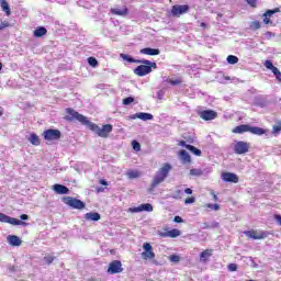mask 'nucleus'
Here are the masks:
<instances>
[{
  "label": "nucleus",
  "instance_id": "obj_37",
  "mask_svg": "<svg viewBox=\"0 0 281 281\" xmlns=\"http://www.w3.org/2000/svg\"><path fill=\"white\" fill-rule=\"evenodd\" d=\"M132 148H133L134 150H136V153H139V150H142V145L139 144V142L133 140V142H132Z\"/></svg>",
  "mask_w": 281,
  "mask_h": 281
},
{
  "label": "nucleus",
  "instance_id": "obj_63",
  "mask_svg": "<svg viewBox=\"0 0 281 281\" xmlns=\"http://www.w3.org/2000/svg\"><path fill=\"white\" fill-rule=\"evenodd\" d=\"M267 36H271V32H267Z\"/></svg>",
  "mask_w": 281,
  "mask_h": 281
},
{
  "label": "nucleus",
  "instance_id": "obj_64",
  "mask_svg": "<svg viewBox=\"0 0 281 281\" xmlns=\"http://www.w3.org/2000/svg\"><path fill=\"white\" fill-rule=\"evenodd\" d=\"M103 191V189H98V192H102Z\"/></svg>",
  "mask_w": 281,
  "mask_h": 281
},
{
  "label": "nucleus",
  "instance_id": "obj_23",
  "mask_svg": "<svg viewBox=\"0 0 281 281\" xmlns=\"http://www.w3.org/2000/svg\"><path fill=\"white\" fill-rule=\"evenodd\" d=\"M180 159L182 164H190V161H192L190 154H188L186 149L180 150Z\"/></svg>",
  "mask_w": 281,
  "mask_h": 281
},
{
  "label": "nucleus",
  "instance_id": "obj_38",
  "mask_svg": "<svg viewBox=\"0 0 281 281\" xmlns=\"http://www.w3.org/2000/svg\"><path fill=\"white\" fill-rule=\"evenodd\" d=\"M88 64L90 65V67H98V59H95V57H89Z\"/></svg>",
  "mask_w": 281,
  "mask_h": 281
},
{
  "label": "nucleus",
  "instance_id": "obj_58",
  "mask_svg": "<svg viewBox=\"0 0 281 281\" xmlns=\"http://www.w3.org/2000/svg\"><path fill=\"white\" fill-rule=\"evenodd\" d=\"M192 189H190V188H187V189H184V194H192Z\"/></svg>",
  "mask_w": 281,
  "mask_h": 281
},
{
  "label": "nucleus",
  "instance_id": "obj_11",
  "mask_svg": "<svg viewBox=\"0 0 281 281\" xmlns=\"http://www.w3.org/2000/svg\"><path fill=\"white\" fill-rule=\"evenodd\" d=\"M190 10V7L188 4L183 5H173L171 9L172 16H181V14H186Z\"/></svg>",
  "mask_w": 281,
  "mask_h": 281
},
{
  "label": "nucleus",
  "instance_id": "obj_2",
  "mask_svg": "<svg viewBox=\"0 0 281 281\" xmlns=\"http://www.w3.org/2000/svg\"><path fill=\"white\" fill-rule=\"evenodd\" d=\"M171 170H172V165L168 162L164 164L154 176V179L151 181V188H157V186H160V183H164V181L168 179V175H170Z\"/></svg>",
  "mask_w": 281,
  "mask_h": 281
},
{
  "label": "nucleus",
  "instance_id": "obj_13",
  "mask_svg": "<svg viewBox=\"0 0 281 281\" xmlns=\"http://www.w3.org/2000/svg\"><path fill=\"white\" fill-rule=\"evenodd\" d=\"M265 68L270 69V71H272V74H274L277 80H279V82H281L280 69H278V67L273 66V63H271V60H266L265 61Z\"/></svg>",
  "mask_w": 281,
  "mask_h": 281
},
{
  "label": "nucleus",
  "instance_id": "obj_29",
  "mask_svg": "<svg viewBox=\"0 0 281 281\" xmlns=\"http://www.w3.org/2000/svg\"><path fill=\"white\" fill-rule=\"evenodd\" d=\"M128 10L126 8L124 9H112V14H116L117 16H124L126 15Z\"/></svg>",
  "mask_w": 281,
  "mask_h": 281
},
{
  "label": "nucleus",
  "instance_id": "obj_40",
  "mask_svg": "<svg viewBox=\"0 0 281 281\" xmlns=\"http://www.w3.org/2000/svg\"><path fill=\"white\" fill-rule=\"evenodd\" d=\"M167 82H169V85H172V87H177L178 85H181L180 79H167Z\"/></svg>",
  "mask_w": 281,
  "mask_h": 281
},
{
  "label": "nucleus",
  "instance_id": "obj_53",
  "mask_svg": "<svg viewBox=\"0 0 281 281\" xmlns=\"http://www.w3.org/2000/svg\"><path fill=\"white\" fill-rule=\"evenodd\" d=\"M263 23H265L266 25H270L272 22H271V19H269V16H265V18H263Z\"/></svg>",
  "mask_w": 281,
  "mask_h": 281
},
{
  "label": "nucleus",
  "instance_id": "obj_8",
  "mask_svg": "<svg viewBox=\"0 0 281 281\" xmlns=\"http://www.w3.org/2000/svg\"><path fill=\"white\" fill-rule=\"evenodd\" d=\"M245 236L252 238V240H262L267 238L266 232H256V231H246L244 232Z\"/></svg>",
  "mask_w": 281,
  "mask_h": 281
},
{
  "label": "nucleus",
  "instance_id": "obj_46",
  "mask_svg": "<svg viewBox=\"0 0 281 281\" xmlns=\"http://www.w3.org/2000/svg\"><path fill=\"white\" fill-rule=\"evenodd\" d=\"M237 270H238V266L236 263L228 265V271H237Z\"/></svg>",
  "mask_w": 281,
  "mask_h": 281
},
{
  "label": "nucleus",
  "instance_id": "obj_61",
  "mask_svg": "<svg viewBox=\"0 0 281 281\" xmlns=\"http://www.w3.org/2000/svg\"><path fill=\"white\" fill-rule=\"evenodd\" d=\"M1 69H3V64L0 63V71H1Z\"/></svg>",
  "mask_w": 281,
  "mask_h": 281
},
{
  "label": "nucleus",
  "instance_id": "obj_22",
  "mask_svg": "<svg viewBox=\"0 0 281 281\" xmlns=\"http://www.w3.org/2000/svg\"><path fill=\"white\" fill-rule=\"evenodd\" d=\"M249 128H250V125L243 124V125L236 126L233 130V133H236V134L249 133Z\"/></svg>",
  "mask_w": 281,
  "mask_h": 281
},
{
  "label": "nucleus",
  "instance_id": "obj_16",
  "mask_svg": "<svg viewBox=\"0 0 281 281\" xmlns=\"http://www.w3.org/2000/svg\"><path fill=\"white\" fill-rule=\"evenodd\" d=\"M153 114L146 112H138L130 116V120H143V122H148V120H153Z\"/></svg>",
  "mask_w": 281,
  "mask_h": 281
},
{
  "label": "nucleus",
  "instance_id": "obj_26",
  "mask_svg": "<svg viewBox=\"0 0 281 281\" xmlns=\"http://www.w3.org/2000/svg\"><path fill=\"white\" fill-rule=\"evenodd\" d=\"M29 142L33 144V146H41V138H38V135L34 133L30 135Z\"/></svg>",
  "mask_w": 281,
  "mask_h": 281
},
{
  "label": "nucleus",
  "instance_id": "obj_25",
  "mask_svg": "<svg viewBox=\"0 0 281 281\" xmlns=\"http://www.w3.org/2000/svg\"><path fill=\"white\" fill-rule=\"evenodd\" d=\"M249 133H251L252 135H265V133L267 132L262 127L250 126Z\"/></svg>",
  "mask_w": 281,
  "mask_h": 281
},
{
  "label": "nucleus",
  "instance_id": "obj_52",
  "mask_svg": "<svg viewBox=\"0 0 281 281\" xmlns=\"http://www.w3.org/2000/svg\"><path fill=\"white\" fill-rule=\"evenodd\" d=\"M233 80V82H238V78H236V77H234V78H232V77H229V76H224V80Z\"/></svg>",
  "mask_w": 281,
  "mask_h": 281
},
{
  "label": "nucleus",
  "instance_id": "obj_55",
  "mask_svg": "<svg viewBox=\"0 0 281 281\" xmlns=\"http://www.w3.org/2000/svg\"><path fill=\"white\" fill-rule=\"evenodd\" d=\"M211 195L213 196V201H218V195L214 191H211Z\"/></svg>",
  "mask_w": 281,
  "mask_h": 281
},
{
  "label": "nucleus",
  "instance_id": "obj_36",
  "mask_svg": "<svg viewBox=\"0 0 281 281\" xmlns=\"http://www.w3.org/2000/svg\"><path fill=\"white\" fill-rule=\"evenodd\" d=\"M190 175L191 177H201V175H203V171L201 169H191Z\"/></svg>",
  "mask_w": 281,
  "mask_h": 281
},
{
  "label": "nucleus",
  "instance_id": "obj_9",
  "mask_svg": "<svg viewBox=\"0 0 281 281\" xmlns=\"http://www.w3.org/2000/svg\"><path fill=\"white\" fill-rule=\"evenodd\" d=\"M234 150L236 155H245V153H249V144L239 140L235 144Z\"/></svg>",
  "mask_w": 281,
  "mask_h": 281
},
{
  "label": "nucleus",
  "instance_id": "obj_34",
  "mask_svg": "<svg viewBox=\"0 0 281 281\" xmlns=\"http://www.w3.org/2000/svg\"><path fill=\"white\" fill-rule=\"evenodd\" d=\"M228 65H236V63H238V57L234 56V55H228L226 58Z\"/></svg>",
  "mask_w": 281,
  "mask_h": 281
},
{
  "label": "nucleus",
  "instance_id": "obj_56",
  "mask_svg": "<svg viewBox=\"0 0 281 281\" xmlns=\"http://www.w3.org/2000/svg\"><path fill=\"white\" fill-rule=\"evenodd\" d=\"M21 221H27L30 218V216H27V214H22L20 216Z\"/></svg>",
  "mask_w": 281,
  "mask_h": 281
},
{
  "label": "nucleus",
  "instance_id": "obj_17",
  "mask_svg": "<svg viewBox=\"0 0 281 281\" xmlns=\"http://www.w3.org/2000/svg\"><path fill=\"white\" fill-rule=\"evenodd\" d=\"M7 240L9 243V245H11V247H21V238H19V236L15 235H9L7 237Z\"/></svg>",
  "mask_w": 281,
  "mask_h": 281
},
{
  "label": "nucleus",
  "instance_id": "obj_42",
  "mask_svg": "<svg viewBox=\"0 0 281 281\" xmlns=\"http://www.w3.org/2000/svg\"><path fill=\"white\" fill-rule=\"evenodd\" d=\"M250 27H251L252 30H260V22H259V21H252V22L250 23Z\"/></svg>",
  "mask_w": 281,
  "mask_h": 281
},
{
  "label": "nucleus",
  "instance_id": "obj_33",
  "mask_svg": "<svg viewBox=\"0 0 281 281\" xmlns=\"http://www.w3.org/2000/svg\"><path fill=\"white\" fill-rule=\"evenodd\" d=\"M178 236H181V231L177 228L169 231V238H177Z\"/></svg>",
  "mask_w": 281,
  "mask_h": 281
},
{
  "label": "nucleus",
  "instance_id": "obj_4",
  "mask_svg": "<svg viewBox=\"0 0 281 281\" xmlns=\"http://www.w3.org/2000/svg\"><path fill=\"white\" fill-rule=\"evenodd\" d=\"M64 203L66 205H69V207H72L74 210H85L86 207L85 202L71 196L64 198Z\"/></svg>",
  "mask_w": 281,
  "mask_h": 281
},
{
  "label": "nucleus",
  "instance_id": "obj_20",
  "mask_svg": "<svg viewBox=\"0 0 281 281\" xmlns=\"http://www.w3.org/2000/svg\"><path fill=\"white\" fill-rule=\"evenodd\" d=\"M45 34H47V29H45L44 26H40V27L35 29L33 32V36L35 38H41V37L45 36Z\"/></svg>",
  "mask_w": 281,
  "mask_h": 281
},
{
  "label": "nucleus",
  "instance_id": "obj_7",
  "mask_svg": "<svg viewBox=\"0 0 281 281\" xmlns=\"http://www.w3.org/2000/svg\"><path fill=\"white\" fill-rule=\"evenodd\" d=\"M128 212H131L132 214H137L139 212H153V204L145 203L138 206L130 207Z\"/></svg>",
  "mask_w": 281,
  "mask_h": 281
},
{
  "label": "nucleus",
  "instance_id": "obj_30",
  "mask_svg": "<svg viewBox=\"0 0 281 281\" xmlns=\"http://www.w3.org/2000/svg\"><path fill=\"white\" fill-rule=\"evenodd\" d=\"M187 150H190V153H192L193 155H195L196 157H201V149L190 145L187 146Z\"/></svg>",
  "mask_w": 281,
  "mask_h": 281
},
{
  "label": "nucleus",
  "instance_id": "obj_50",
  "mask_svg": "<svg viewBox=\"0 0 281 281\" xmlns=\"http://www.w3.org/2000/svg\"><path fill=\"white\" fill-rule=\"evenodd\" d=\"M169 234H170L169 231H167V232L160 233L159 236H161V238H170Z\"/></svg>",
  "mask_w": 281,
  "mask_h": 281
},
{
  "label": "nucleus",
  "instance_id": "obj_39",
  "mask_svg": "<svg viewBox=\"0 0 281 281\" xmlns=\"http://www.w3.org/2000/svg\"><path fill=\"white\" fill-rule=\"evenodd\" d=\"M133 102H135V99L133 97H127V98L123 99V104L125 106H128V104H133Z\"/></svg>",
  "mask_w": 281,
  "mask_h": 281
},
{
  "label": "nucleus",
  "instance_id": "obj_31",
  "mask_svg": "<svg viewBox=\"0 0 281 281\" xmlns=\"http://www.w3.org/2000/svg\"><path fill=\"white\" fill-rule=\"evenodd\" d=\"M126 175H127L128 179H138L139 171H137V170H128L126 172Z\"/></svg>",
  "mask_w": 281,
  "mask_h": 281
},
{
  "label": "nucleus",
  "instance_id": "obj_14",
  "mask_svg": "<svg viewBox=\"0 0 281 281\" xmlns=\"http://www.w3.org/2000/svg\"><path fill=\"white\" fill-rule=\"evenodd\" d=\"M200 117L202 120H205V122H207L210 120H216L217 113L214 112L213 110H204V111L200 112Z\"/></svg>",
  "mask_w": 281,
  "mask_h": 281
},
{
  "label": "nucleus",
  "instance_id": "obj_51",
  "mask_svg": "<svg viewBox=\"0 0 281 281\" xmlns=\"http://www.w3.org/2000/svg\"><path fill=\"white\" fill-rule=\"evenodd\" d=\"M173 221L175 223H183V218L179 215L175 216Z\"/></svg>",
  "mask_w": 281,
  "mask_h": 281
},
{
  "label": "nucleus",
  "instance_id": "obj_27",
  "mask_svg": "<svg viewBox=\"0 0 281 281\" xmlns=\"http://www.w3.org/2000/svg\"><path fill=\"white\" fill-rule=\"evenodd\" d=\"M211 256H212V250L206 249V250L202 251L200 255L201 262H205L207 260V258H210Z\"/></svg>",
  "mask_w": 281,
  "mask_h": 281
},
{
  "label": "nucleus",
  "instance_id": "obj_24",
  "mask_svg": "<svg viewBox=\"0 0 281 281\" xmlns=\"http://www.w3.org/2000/svg\"><path fill=\"white\" fill-rule=\"evenodd\" d=\"M0 7L3 10V12L7 14V16H10V14H12V11L10 10V4H8V1L0 0Z\"/></svg>",
  "mask_w": 281,
  "mask_h": 281
},
{
  "label": "nucleus",
  "instance_id": "obj_35",
  "mask_svg": "<svg viewBox=\"0 0 281 281\" xmlns=\"http://www.w3.org/2000/svg\"><path fill=\"white\" fill-rule=\"evenodd\" d=\"M277 12H280L279 8H276L274 10H268L267 12L263 13V16L271 18L273 14H277Z\"/></svg>",
  "mask_w": 281,
  "mask_h": 281
},
{
  "label": "nucleus",
  "instance_id": "obj_12",
  "mask_svg": "<svg viewBox=\"0 0 281 281\" xmlns=\"http://www.w3.org/2000/svg\"><path fill=\"white\" fill-rule=\"evenodd\" d=\"M122 271H124V269L122 268V261L120 260H114L110 263L109 269H108V273H122Z\"/></svg>",
  "mask_w": 281,
  "mask_h": 281
},
{
  "label": "nucleus",
  "instance_id": "obj_43",
  "mask_svg": "<svg viewBox=\"0 0 281 281\" xmlns=\"http://www.w3.org/2000/svg\"><path fill=\"white\" fill-rule=\"evenodd\" d=\"M170 262H179L181 260V257L177 256V255H171L169 257Z\"/></svg>",
  "mask_w": 281,
  "mask_h": 281
},
{
  "label": "nucleus",
  "instance_id": "obj_10",
  "mask_svg": "<svg viewBox=\"0 0 281 281\" xmlns=\"http://www.w3.org/2000/svg\"><path fill=\"white\" fill-rule=\"evenodd\" d=\"M0 223H9V225H25V222L10 217L3 213H0Z\"/></svg>",
  "mask_w": 281,
  "mask_h": 281
},
{
  "label": "nucleus",
  "instance_id": "obj_59",
  "mask_svg": "<svg viewBox=\"0 0 281 281\" xmlns=\"http://www.w3.org/2000/svg\"><path fill=\"white\" fill-rule=\"evenodd\" d=\"M100 184L101 186H109V182H106V180H104V179H101L100 180Z\"/></svg>",
  "mask_w": 281,
  "mask_h": 281
},
{
  "label": "nucleus",
  "instance_id": "obj_19",
  "mask_svg": "<svg viewBox=\"0 0 281 281\" xmlns=\"http://www.w3.org/2000/svg\"><path fill=\"white\" fill-rule=\"evenodd\" d=\"M53 190L56 194H69V188L64 184H54Z\"/></svg>",
  "mask_w": 281,
  "mask_h": 281
},
{
  "label": "nucleus",
  "instance_id": "obj_47",
  "mask_svg": "<svg viewBox=\"0 0 281 281\" xmlns=\"http://www.w3.org/2000/svg\"><path fill=\"white\" fill-rule=\"evenodd\" d=\"M5 27H10V23L9 22H1L0 23V32H1V30H5Z\"/></svg>",
  "mask_w": 281,
  "mask_h": 281
},
{
  "label": "nucleus",
  "instance_id": "obj_62",
  "mask_svg": "<svg viewBox=\"0 0 281 281\" xmlns=\"http://www.w3.org/2000/svg\"><path fill=\"white\" fill-rule=\"evenodd\" d=\"M3 115V110L0 109V116Z\"/></svg>",
  "mask_w": 281,
  "mask_h": 281
},
{
  "label": "nucleus",
  "instance_id": "obj_1",
  "mask_svg": "<svg viewBox=\"0 0 281 281\" xmlns=\"http://www.w3.org/2000/svg\"><path fill=\"white\" fill-rule=\"evenodd\" d=\"M66 113H68V115L66 116V120L68 122H74V120H77V122H80V124L87 126V128L92 131V133H95V135H98L99 137H109V133L113 132V125L105 124L102 127H100L98 126V124L88 121L87 116L76 112V110L71 108L66 109Z\"/></svg>",
  "mask_w": 281,
  "mask_h": 281
},
{
  "label": "nucleus",
  "instance_id": "obj_6",
  "mask_svg": "<svg viewBox=\"0 0 281 281\" xmlns=\"http://www.w3.org/2000/svg\"><path fill=\"white\" fill-rule=\"evenodd\" d=\"M60 132L58 130H46L43 133V137L46 142H56V139H60Z\"/></svg>",
  "mask_w": 281,
  "mask_h": 281
},
{
  "label": "nucleus",
  "instance_id": "obj_41",
  "mask_svg": "<svg viewBox=\"0 0 281 281\" xmlns=\"http://www.w3.org/2000/svg\"><path fill=\"white\" fill-rule=\"evenodd\" d=\"M206 207H209V210H214V212H218V210H221V205L218 204H206Z\"/></svg>",
  "mask_w": 281,
  "mask_h": 281
},
{
  "label": "nucleus",
  "instance_id": "obj_21",
  "mask_svg": "<svg viewBox=\"0 0 281 281\" xmlns=\"http://www.w3.org/2000/svg\"><path fill=\"white\" fill-rule=\"evenodd\" d=\"M85 218H86V221H94V222H98V221H100L101 216H100V213L90 212V213H86V214H85Z\"/></svg>",
  "mask_w": 281,
  "mask_h": 281
},
{
  "label": "nucleus",
  "instance_id": "obj_45",
  "mask_svg": "<svg viewBox=\"0 0 281 281\" xmlns=\"http://www.w3.org/2000/svg\"><path fill=\"white\" fill-rule=\"evenodd\" d=\"M44 260L47 265H52V262H54V257L53 256H46V257H44Z\"/></svg>",
  "mask_w": 281,
  "mask_h": 281
},
{
  "label": "nucleus",
  "instance_id": "obj_3",
  "mask_svg": "<svg viewBox=\"0 0 281 281\" xmlns=\"http://www.w3.org/2000/svg\"><path fill=\"white\" fill-rule=\"evenodd\" d=\"M137 65L140 64V66L136 67L134 69V74L136 76H148L153 69H157V63H153L148 59L139 60V63H136Z\"/></svg>",
  "mask_w": 281,
  "mask_h": 281
},
{
  "label": "nucleus",
  "instance_id": "obj_32",
  "mask_svg": "<svg viewBox=\"0 0 281 281\" xmlns=\"http://www.w3.org/2000/svg\"><path fill=\"white\" fill-rule=\"evenodd\" d=\"M281 132V121H277L272 127L273 135H278Z\"/></svg>",
  "mask_w": 281,
  "mask_h": 281
},
{
  "label": "nucleus",
  "instance_id": "obj_54",
  "mask_svg": "<svg viewBox=\"0 0 281 281\" xmlns=\"http://www.w3.org/2000/svg\"><path fill=\"white\" fill-rule=\"evenodd\" d=\"M179 146H182V148H188V146H190V145H188V144L186 143V140H181V142L179 143Z\"/></svg>",
  "mask_w": 281,
  "mask_h": 281
},
{
  "label": "nucleus",
  "instance_id": "obj_18",
  "mask_svg": "<svg viewBox=\"0 0 281 281\" xmlns=\"http://www.w3.org/2000/svg\"><path fill=\"white\" fill-rule=\"evenodd\" d=\"M140 54H145V56H159L161 54V50L159 48H143L140 49Z\"/></svg>",
  "mask_w": 281,
  "mask_h": 281
},
{
  "label": "nucleus",
  "instance_id": "obj_49",
  "mask_svg": "<svg viewBox=\"0 0 281 281\" xmlns=\"http://www.w3.org/2000/svg\"><path fill=\"white\" fill-rule=\"evenodd\" d=\"M175 199H179V196H181V194H183V191H181L180 189H177L176 191H175Z\"/></svg>",
  "mask_w": 281,
  "mask_h": 281
},
{
  "label": "nucleus",
  "instance_id": "obj_28",
  "mask_svg": "<svg viewBox=\"0 0 281 281\" xmlns=\"http://www.w3.org/2000/svg\"><path fill=\"white\" fill-rule=\"evenodd\" d=\"M120 57L123 59V60H126V63H140L139 61V59H135V58H133V57H131V55H126V54H124V53H122L121 55H120Z\"/></svg>",
  "mask_w": 281,
  "mask_h": 281
},
{
  "label": "nucleus",
  "instance_id": "obj_44",
  "mask_svg": "<svg viewBox=\"0 0 281 281\" xmlns=\"http://www.w3.org/2000/svg\"><path fill=\"white\" fill-rule=\"evenodd\" d=\"M196 199L194 196L188 198L184 200L186 205H190L192 203H195Z\"/></svg>",
  "mask_w": 281,
  "mask_h": 281
},
{
  "label": "nucleus",
  "instance_id": "obj_57",
  "mask_svg": "<svg viewBox=\"0 0 281 281\" xmlns=\"http://www.w3.org/2000/svg\"><path fill=\"white\" fill-rule=\"evenodd\" d=\"M274 218H276L278 225H281V215H276Z\"/></svg>",
  "mask_w": 281,
  "mask_h": 281
},
{
  "label": "nucleus",
  "instance_id": "obj_48",
  "mask_svg": "<svg viewBox=\"0 0 281 281\" xmlns=\"http://www.w3.org/2000/svg\"><path fill=\"white\" fill-rule=\"evenodd\" d=\"M246 3H247L248 5H251V8H256L257 1H256V0H246Z\"/></svg>",
  "mask_w": 281,
  "mask_h": 281
},
{
  "label": "nucleus",
  "instance_id": "obj_5",
  "mask_svg": "<svg viewBox=\"0 0 281 281\" xmlns=\"http://www.w3.org/2000/svg\"><path fill=\"white\" fill-rule=\"evenodd\" d=\"M143 249L144 251L140 255L143 260H154L155 251H153V245H150L149 243H144Z\"/></svg>",
  "mask_w": 281,
  "mask_h": 281
},
{
  "label": "nucleus",
  "instance_id": "obj_15",
  "mask_svg": "<svg viewBox=\"0 0 281 281\" xmlns=\"http://www.w3.org/2000/svg\"><path fill=\"white\" fill-rule=\"evenodd\" d=\"M222 179L226 183H238V181H239L238 176L236 173H232V172H224L222 175Z\"/></svg>",
  "mask_w": 281,
  "mask_h": 281
},
{
  "label": "nucleus",
  "instance_id": "obj_60",
  "mask_svg": "<svg viewBox=\"0 0 281 281\" xmlns=\"http://www.w3.org/2000/svg\"><path fill=\"white\" fill-rule=\"evenodd\" d=\"M200 27L205 29V27H207V24H205L204 22H202V23L200 24Z\"/></svg>",
  "mask_w": 281,
  "mask_h": 281
}]
</instances>
